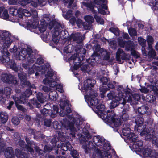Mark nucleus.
<instances>
[{
	"label": "nucleus",
	"instance_id": "f257e3e1",
	"mask_svg": "<svg viewBox=\"0 0 158 158\" xmlns=\"http://www.w3.org/2000/svg\"><path fill=\"white\" fill-rule=\"evenodd\" d=\"M60 105L61 110L59 113V115L63 117L66 115L67 118L63 119L61 122L62 127L59 125L57 121L53 122L52 126L54 129L58 130L57 132H59L58 134L60 133V134L61 132L64 133L63 131V127L66 130L69 129L72 137H74L75 132L79 129V125L82 123V122L80 119L77 118L76 119L72 115H67V114L71 112V110L67 101H61Z\"/></svg>",
	"mask_w": 158,
	"mask_h": 158
},
{
	"label": "nucleus",
	"instance_id": "f03ea898",
	"mask_svg": "<svg viewBox=\"0 0 158 158\" xmlns=\"http://www.w3.org/2000/svg\"><path fill=\"white\" fill-rule=\"evenodd\" d=\"M93 140L94 144L99 148L95 147L92 142L86 141L83 145L85 153H90L91 158H95L97 156L99 158H113L110 153L113 150L111 148L110 145L107 141L99 136H94Z\"/></svg>",
	"mask_w": 158,
	"mask_h": 158
},
{
	"label": "nucleus",
	"instance_id": "7ed1b4c3",
	"mask_svg": "<svg viewBox=\"0 0 158 158\" xmlns=\"http://www.w3.org/2000/svg\"><path fill=\"white\" fill-rule=\"evenodd\" d=\"M15 39L14 36L9 31L6 30L0 31V43L2 45L1 52L3 55L2 56L0 57V61L3 63H7L10 69L17 72L18 67L14 61H10L9 56L10 54L7 50Z\"/></svg>",
	"mask_w": 158,
	"mask_h": 158
},
{
	"label": "nucleus",
	"instance_id": "20e7f679",
	"mask_svg": "<svg viewBox=\"0 0 158 158\" xmlns=\"http://www.w3.org/2000/svg\"><path fill=\"white\" fill-rule=\"evenodd\" d=\"M50 65L48 63H45L43 66H37L34 64L32 67L29 68L28 73L29 74L34 73L35 71H41L42 74H44L46 71L47 73L45 74V78L43 81V83L45 84H48L49 86L52 88H56V90L60 93L63 92V86L61 84H58L56 81V73L51 69L49 70Z\"/></svg>",
	"mask_w": 158,
	"mask_h": 158
},
{
	"label": "nucleus",
	"instance_id": "39448f33",
	"mask_svg": "<svg viewBox=\"0 0 158 158\" xmlns=\"http://www.w3.org/2000/svg\"><path fill=\"white\" fill-rule=\"evenodd\" d=\"M95 82L94 80L87 79L84 81L83 83L79 85V89L81 91L85 92V98L90 106L96 107L100 102L98 101L96 98L98 96L97 93L92 92V88L94 86Z\"/></svg>",
	"mask_w": 158,
	"mask_h": 158
},
{
	"label": "nucleus",
	"instance_id": "423d86ee",
	"mask_svg": "<svg viewBox=\"0 0 158 158\" xmlns=\"http://www.w3.org/2000/svg\"><path fill=\"white\" fill-rule=\"evenodd\" d=\"M107 97L110 100H112V101L110 103V108L116 107L120 104L123 106V109L122 112V119L124 121L127 120L129 118V115L127 111L129 109V106L126 104L127 99L125 96L120 93L118 94H115L114 92H111L107 95Z\"/></svg>",
	"mask_w": 158,
	"mask_h": 158
},
{
	"label": "nucleus",
	"instance_id": "0eeeda50",
	"mask_svg": "<svg viewBox=\"0 0 158 158\" xmlns=\"http://www.w3.org/2000/svg\"><path fill=\"white\" fill-rule=\"evenodd\" d=\"M143 144L142 141L138 140L133 144H130L129 147L132 150L143 157L144 158H156V154L155 151H152L148 148H143Z\"/></svg>",
	"mask_w": 158,
	"mask_h": 158
},
{
	"label": "nucleus",
	"instance_id": "6e6552de",
	"mask_svg": "<svg viewBox=\"0 0 158 158\" xmlns=\"http://www.w3.org/2000/svg\"><path fill=\"white\" fill-rule=\"evenodd\" d=\"M54 28L52 35V41L50 45L54 47L59 41L60 37L68 40V34L67 31L64 29V26L58 22H56L53 25Z\"/></svg>",
	"mask_w": 158,
	"mask_h": 158
},
{
	"label": "nucleus",
	"instance_id": "1a4fd4ad",
	"mask_svg": "<svg viewBox=\"0 0 158 158\" xmlns=\"http://www.w3.org/2000/svg\"><path fill=\"white\" fill-rule=\"evenodd\" d=\"M107 2L106 0H85L82 3V6L83 8L86 7L88 9L92 10L93 13H95L96 10L94 9V4H97L99 6L97 9L98 12L101 14H105L106 13L105 10L107 8L106 4Z\"/></svg>",
	"mask_w": 158,
	"mask_h": 158
},
{
	"label": "nucleus",
	"instance_id": "9d476101",
	"mask_svg": "<svg viewBox=\"0 0 158 158\" xmlns=\"http://www.w3.org/2000/svg\"><path fill=\"white\" fill-rule=\"evenodd\" d=\"M143 118H137L135 120L136 126L135 127H137L138 131H142L140 134L141 136H145V139L146 140H151L153 139V143L155 144L156 146L158 147V139H157L153 135L151 134L149 129L146 128V127L143 125Z\"/></svg>",
	"mask_w": 158,
	"mask_h": 158
},
{
	"label": "nucleus",
	"instance_id": "9b49d317",
	"mask_svg": "<svg viewBox=\"0 0 158 158\" xmlns=\"http://www.w3.org/2000/svg\"><path fill=\"white\" fill-rule=\"evenodd\" d=\"M94 53L91 56V58L87 61L91 66L94 65L96 62V58L98 59L102 57L104 60H108L109 59V54L104 49L101 48L99 45L94 46L93 47Z\"/></svg>",
	"mask_w": 158,
	"mask_h": 158
},
{
	"label": "nucleus",
	"instance_id": "f8f14e48",
	"mask_svg": "<svg viewBox=\"0 0 158 158\" xmlns=\"http://www.w3.org/2000/svg\"><path fill=\"white\" fill-rule=\"evenodd\" d=\"M27 55V60L29 64L33 63L35 61L36 55L30 48L27 46L26 48H21L17 56L19 60H23L26 58Z\"/></svg>",
	"mask_w": 158,
	"mask_h": 158
},
{
	"label": "nucleus",
	"instance_id": "ddd939ff",
	"mask_svg": "<svg viewBox=\"0 0 158 158\" xmlns=\"http://www.w3.org/2000/svg\"><path fill=\"white\" fill-rule=\"evenodd\" d=\"M109 115L107 116V115H106L104 117H102V119L107 124H109L113 128H116L114 130L115 131H118V128L121 125V122L120 119L118 118L113 111L108 114Z\"/></svg>",
	"mask_w": 158,
	"mask_h": 158
},
{
	"label": "nucleus",
	"instance_id": "4468645a",
	"mask_svg": "<svg viewBox=\"0 0 158 158\" xmlns=\"http://www.w3.org/2000/svg\"><path fill=\"white\" fill-rule=\"evenodd\" d=\"M115 94H118L120 93L122 94L126 97L127 102L130 103L131 104H135L134 100L138 101L140 98L139 94H132L128 90L126 91L124 89L122 86L119 85L118 86L117 92H114Z\"/></svg>",
	"mask_w": 158,
	"mask_h": 158
},
{
	"label": "nucleus",
	"instance_id": "2eb2a0df",
	"mask_svg": "<svg viewBox=\"0 0 158 158\" xmlns=\"http://www.w3.org/2000/svg\"><path fill=\"white\" fill-rule=\"evenodd\" d=\"M122 132L123 135L125 137V139H127V142L130 143L129 145L138 140L137 136L131 131L129 125L127 123L123 125Z\"/></svg>",
	"mask_w": 158,
	"mask_h": 158
},
{
	"label": "nucleus",
	"instance_id": "dca6fc26",
	"mask_svg": "<svg viewBox=\"0 0 158 158\" xmlns=\"http://www.w3.org/2000/svg\"><path fill=\"white\" fill-rule=\"evenodd\" d=\"M79 56V54H74L68 59L69 62L71 65V69L75 75L77 74V73L75 74V71L78 69L81 60L80 58H78Z\"/></svg>",
	"mask_w": 158,
	"mask_h": 158
},
{
	"label": "nucleus",
	"instance_id": "f3484780",
	"mask_svg": "<svg viewBox=\"0 0 158 158\" xmlns=\"http://www.w3.org/2000/svg\"><path fill=\"white\" fill-rule=\"evenodd\" d=\"M9 3L10 4H16L18 3L23 6L30 4L34 7H37L38 5L36 1L33 0H9Z\"/></svg>",
	"mask_w": 158,
	"mask_h": 158
},
{
	"label": "nucleus",
	"instance_id": "a211bd4d",
	"mask_svg": "<svg viewBox=\"0 0 158 158\" xmlns=\"http://www.w3.org/2000/svg\"><path fill=\"white\" fill-rule=\"evenodd\" d=\"M101 101L99 102V103L95 107L97 110L96 113L99 117L101 118L102 119V117H105L106 115H107L108 116L109 114H108L111 112V111H109L107 110V111H105V106L104 105L101 104Z\"/></svg>",
	"mask_w": 158,
	"mask_h": 158
},
{
	"label": "nucleus",
	"instance_id": "6ab92c4d",
	"mask_svg": "<svg viewBox=\"0 0 158 158\" xmlns=\"http://www.w3.org/2000/svg\"><path fill=\"white\" fill-rule=\"evenodd\" d=\"M1 81L4 82L13 83L15 84L17 83L16 78L10 74L3 73L0 78V82Z\"/></svg>",
	"mask_w": 158,
	"mask_h": 158
},
{
	"label": "nucleus",
	"instance_id": "aec40b11",
	"mask_svg": "<svg viewBox=\"0 0 158 158\" xmlns=\"http://www.w3.org/2000/svg\"><path fill=\"white\" fill-rule=\"evenodd\" d=\"M51 21V19L49 18V15H47L44 19V22H41L38 27V29L40 32H44L46 30L47 26L48 23L51 24V22L49 23Z\"/></svg>",
	"mask_w": 158,
	"mask_h": 158
},
{
	"label": "nucleus",
	"instance_id": "412c9836",
	"mask_svg": "<svg viewBox=\"0 0 158 158\" xmlns=\"http://www.w3.org/2000/svg\"><path fill=\"white\" fill-rule=\"evenodd\" d=\"M58 109L57 107L56 106H54L52 110L44 108L41 110V112L44 115H47L48 114H49V113H51V116L52 118H54L55 117L56 114L58 113Z\"/></svg>",
	"mask_w": 158,
	"mask_h": 158
},
{
	"label": "nucleus",
	"instance_id": "4be33fe9",
	"mask_svg": "<svg viewBox=\"0 0 158 158\" xmlns=\"http://www.w3.org/2000/svg\"><path fill=\"white\" fill-rule=\"evenodd\" d=\"M25 74L23 73H18V75L19 78L21 81V83L23 85H27L29 87L36 89V87L34 85H31L30 83L26 80V77Z\"/></svg>",
	"mask_w": 158,
	"mask_h": 158
},
{
	"label": "nucleus",
	"instance_id": "5701e85b",
	"mask_svg": "<svg viewBox=\"0 0 158 158\" xmlns=\"http://www.w3.org/2000/svg\"><path fill=\"white\" fill-rule=\"evenodd\" d=\"M26 140L27 144V145H25L24 144V142L22 140H19V145L23 148H25L28 151L32 153L33 152V150L31 148V147L32 146L33 143L30 142L29 139L27 138H26Z\"/></svg>",
	"mask_w": 158,
	"mask_h": 158
},
{
	"label": "nucleus",
	"instance_id": "b1692460",
	"mask_svg": "<svg viewBox=\"0 0 158 158\" xmlns=\"http://www.w3.org/2000/svg\"><path fill=\"white\" fill-rule=\"evenodd\" d=\"M73 40L74 41H76L77 43H80L83 40L82 35L78 32L73 33L68 38L69 40Z\"/></svg>",
	"mask_w": 158,
	"mask_h": 158
},
{
	"label": "nucleus",
	"instance_id": "393cba45",
	"mask_svg": "<svg viewBox=\"0 0 158 158\" xmlns=\"http://www.w3.org/2000/svg\"><path fill=\"white\" fill-rule=\"evenodd\" d=\"M13 99L14 100L15 104L17 108L20 110H23V108L21 105L18 104V103H24L26 102V100L25 98H19L16 97H13Z\"/></svg>",
	"mask_w": 158,
	"mask_h": 158
},
{
	"label": "nucleus",
	"instance_id": "a878e982",
	"mask_svg": "<svg viewBox=\"0 0 158 158\" xmlns=\"http://www.w3.org/2000/svg\"><path fill=\"white\" fill-rule=\"evenodd\" d=\"M121 57L122 59H126V54L124 51L121 49L118 50L116 54V60L120 62L121 61Z\"/></svg>",
	"mask_w": 158,
	"mask_h": 158
},
{
	"label": "nucleus",
	"instance_id": "bb28decb",
	"mask_svg": "<svg viewBox=\"0 0 158 158\" xmlns=\"http://www.w3.org/2000/svg\"><path fill=\"white\" fill-rule=\"evenodd\" d=\"M4 154L7 158H15L13 150L11 147H8L5 150Z\"/></svg>",
	"mask_w": 158,
	"mask_h": 158
},
{
	"label": "nucleus",
	"instance_id": "cd10ccee",
	"mask_svg": "<svg viewBox=\"0 0 158 158\" xmlns=\"http://www.w3.org/2000/svg\"><path fill=\"white\" fill-rule=\"evenodd\" d=\"M138 111L139 113L141 114L146 113L149 114L150 113L149 108L145 106H143L139 107L138 109Z\"/></svg>",
	"mask_w": 158,
	"mask_h": 158
},
{
	"label": "nucleus",
	"instance_id": "c85d7f7f",
	"mask_svg": "<svg viewBox=\"0 0 158 158\" xmlns=\"http://www.w3.org/2000/svg\"><path fill=\"white\" fill-rule=\"evenodd\" d=\"M0 17L5 19L9 18V15L7 10L0 7Z\"/></svg>",
	"mask_w": 158,
	"mask_h": 158
},
{
	"label": "nucleus",
	"instance_id": "c756f323",
	"mask_svg": "<svg viewBox=\"0 0 158 158\" xmlns=\"http://www.w3.org/2000/svg\"><path fill=\"white\" fill-rule=\"evenodd\" d=\"M15 155L17 158H26L27 156L22 151L19 149H16L15 151Z\"/></svg>",
	"mask_w": 158,
	"mask_h": 158
},
{
	"label": "nucleus",
	"instance_id": "7c9ffc66",
	"mask_svg": "<svg viewBox=\"0 0 158 158\" xmlns=\"http://www.w3.org/2000/svg\"><path fill=\"white\" fill-rule=\"evenodd\" d=\"M125 48L126 50L131 51L132 50L134 49V44L133 42L131 41L126 42Z\"/></svg>",
	"mask_w": 158,
	"mask_h": 158
},
{
	"label": "nucleus",
	"instance_id": "2f4dec72",
	"mask_svg": "<svg viewBox=\"0 0 158 158\" xmlns=\"http://www.w3.org/2000/svg\"><path fill=\"white\" fill-rule=\"evenodd\" d=\"M0 118L2 123H4L7 120L8 116L5 112H1L0 113Z\"/></svg>",
	"mask_w": 158,
	"mask_h": 158
},
{
	"label": "nucleus",
	"instance_id": "473e14b6",
	"mask_svg": "<svg viewBox=\"0 0 158 158\" xmlns=\"http://www.w3.org/2000/svg\"><path fill=\"white\" fill-rule=\"evenodd\" d=\"M76 24L77 26L79 28L81 27L82 26L85 29H89V27L86 25V23L85 22H83L80 19H77L76 21Z\"/></svg>",
	"mask_w": 158,
	"mask_h": 158
},
{
	"label": "nucleus",
	"instance_id": "72a5a7b5",
	"mask_svg": "<svg viewBox=\"0 0 158 158\" xmlns=\"http://www.w3.org/2000/svg\"><path fill=\"white\" fill-rule=\"evenodd\" d=\"M58 96L57 92L55 91L50 92L49 95L50 99L54 101H56L57 99Z\"/></svg>",
	"mask_w": 158,
	"mask_h": 158
},
{
	"label": "nucleus",
	"instance_id": "f704fd0d",
	"mask_svg": "<svg viewBox=\"0 0 158 158\" xmlns=\"http://www.w3.org/2000/svg\"><path fill=\"white\" fill-rule=\"evenodd\" d=\"M142 99L150 102H153L155 100V97L153 95H148L146 97H142Z\"/></svg>",
	"mask_w": 158,
	"mask_h": 158
},
{
	"label": "nucleus",
	"instance_id": "c9c22d12",
	"mask_svg": "<svg viewBox=\"0 0 158 158\" xmlns=\"http://www.w3.org/2000/svg\"><path fill=\"white\" fill-rule=\"evenodd\" d=\"M150 4L153 10H158V0H151Z\"/></svg>",
	"mask_w": 158,
	"mask_h": 158
},
{
	"label": "nucleus",
	"instance_id": "e433bc0d",
	"mask_svg": "<svg viewBox=\"0 0 158 158\" xmlns=\"http://www.w3.org/2000/svg\"><path fill=\"white\" fill-rule=\"evenodd\" d=\"M73 46L70 44L64 48V52L67 53L71 52L73 51Z\"/></svg>",
	"mask_w": 158,
	"mask_h": 158
},
{
	"label": "nucleus",
	"instance_id": "4c0bfd02",
	"mask_svg": "<svg viewBox=\"0 0 158 158\" xmlns=\"http://www.w3.org/2000/svg\"><path fill=\"white\" fill-rule=\"evenodd\" d=\"M147 41L148 46V48H151L152 45L153 43L154 40L152 37L150 36H148L147 37Z\"/></svg>",
	"mask_w": 158,
	"mask_h": 158
},
{
	"label": "nucleus",
	"instance_id": "58836bf2",
	"mask_svg": "<svg viewBox=\"0 0 158 158\" xmlns=\"http://www.w3.org/2000/svg\"><path fill=\"white\" fill-rule=\"evenodd\" d=\"M32 94V92L29 89H27L23 94H22V96L20 97V98H25L27 101L26 98L28 97Z\"/></svg>",
	"mask_w": 158,
	"mask_h": 158
},
{
	"label": "nucleus",
	"instance_id": "ea45409f",
	"mask_svg": "<svg viewBox=\"0 0 158 158\" xmlns=\"http://www.w3.org/2000/svg\"><path fill=\"white\" fill-rule=\"evenodd\" d=\"M62 11L63 12V16L65 19H68L72 16V12L71 10L68 11L66 15L64 14L65 11L64 10H62Z\"/></svg>",
	"mask_w": 158,
	"mask_h": 158
},
{
	"label": "nucleus",
	"instance_id": "a19ab883",
	"mask_svg": "<svg viewBox=\"0 0 158 158\" xmlns=\"http://www.w3.org/2000/svg\"><path fill=\"white\" fill-rule=\"evenodd\" d=\"M139 43L142 46V47H145L146 46V41L144 39L139 37L138 39Z\"/></svg>",
	"mask_w": 158,
	"mask_h": 158
},
{
	"label": "nucleus",
	"instance_id": "79ce46f5",
	"mask_svg": "<svg viewBox=\"0 0 158 158\" xmlns=\"http://www.w3.org/2000/svg\"><path fill=\"white\" fill-rule=\"evenodd\" d=\"M149 52L148 53V56L150 57H154L156 55V53L155 51L153 50L151 47V48H149Z\"/></svg>",
	"mask_w": 158,
	"mask_h": 158
},
{
	"label": "nucleus",
	"instance_id": "37998d69",
	"mask_svg": "<svg viewBox=\"0 0 158 158\" xmlns=\"http://www.w3.org/2000/svg\"><path fill=\"white\" fill-rule=\"evenodd\" d=\"M38 23L36 22L32 23V24H28L27 25V28L28 29H29L31 31H32V29H35L36 28Z\"/></svg>",
	"mask_w": 158,
	"mask_h": 158
},
{
	"label": "nucleus",
	"instance_id": "c03bdc74",
	"mask_svg": "<svg viewBox=\"0 0 158 158\" xmlns=\"http://www.w3.org/2000/svg\"><path fill=\"white\" fill-rule=\"evenodd\" d=\"M11 89L9 87H6L4 89V93L7 98L10 97L11 94Z\"/></svg>",
	"mask_w": 158,
	"mask_h": 158
},
{
	"label": "nucleus",
	"instance_id": "a18cd8bd",
	"mask_svg": "<svg viewBox=\"0 0 158 158\" xmlns=\"http://www.w3.org/2000/svg\"><path fill=\"white\" fill-rule=\"evenodd\" d=\"M84 19L85 20L89 23H92L94 21L93 18L89 15L85 16Z\"/></svg>",
	"mask_w": 158,
	"mask_h": 158
},
{
	"label": "nucleus",
	"instance_id": "49530a36",
	"mask_svg": "<svg viewBox=\"0 0 158 158\" xmlns=\"http://www.w3.org/2000/svg\"><path fill=\"white\" fill-rule=\"evenodd\" d=\"M109 45L113 49H115L116 48V41L115 40H112L109 42Z\"/></svg>",
	"mask_w": 158,
	"mask_h": 158
},
{
	"label": "nucleus",
	"instance_id": "de8ad7c7",
	"mask_svg": "<svg viewBox=\"0 0 158 158\" xmlns=\"http://www.w3.org/2000/svg\"><path fill=\"white\" fill-rule=\"evenodd\" d=\"M109 31L116 35H118L119 34V31L118 28L111 27L109 29Z\"/></svg>",
	"mask_w": 158,
	"mask_h": 158
},
{
	"label": "nucleus",
	"instance_id": "09e8293b",
	"mask_svg": "<svg viewBox=\"0 0 158 158\" xmlns=\"http://www.w3.org/2000/svg\"><path fill=\"white\" fill-rule=\"evenodd\" d=\"M36 97L38 101L41 103L44 102L43 94L41 93H38L36 95Z\"/></svg>",
	"mask_w": 158,
	"mask_h": 158
},
{
	"label": "nucleus",
	"instance_id": "8fccbe9b",
	"mask_svg": "<svg viewBox=\"0 0 158 158\" xmlns=\"http://www.w3.org/2000/svg\"><path fill=\"white\" fill-rule=\"evenodd\" d=\"M82 131L84 134L85 135L86 137L88 139H89L91 138V136L89 133L88 131L87 130H86L85 128L83 129Z\"/></svg>",
	"mask_w": 158,
	"mask_h": 158
},
{
	"label": "nucleus",
	"instance_id": "3c124183",
	"mask_svg": "<svg viewBox=\"0 0 158 158\" xmlns=\"http://www.w3.org/2000/svg\"><path fill=\"white\" fill-rule=\"evenodd\" d=\"M128 32L130 35L131 36H135L137 35L136 30L133 28H131L128 30Z\"/></svg>",
	"mask_w": 158,
	"mask_h": 158
},
{
	"label": "nucleus",
	"instance_id": "603ef678",
	"mask_svg": "<svg viewBox=\"0 0 158 158\" xmlns=\"http://www.w3.org/2000/svg\"><path fill=\"white\" fill-rule=\"evenodd\" d=\"M18 12L17 16L20 18H22L24 15L23 9L20 8L17 10Z\"/></svg>",
	"mask_w": 158,
	"mask_h": 158
},
{
	"label": "nucleus",
	"instance_id": "864d4df0",
	"mask_svg": "<svg viewBox=\"0 0 158 158\" xmlns=\"http://www.w3.org/2000/svg\"><path fill=\"white\" fill-rule=\"evenodd\" d=\"M18 11L17 10L14 8H11L10 9V13L12 15L17 16Z\"/></svg>",
	"mask_w": 158,
	"mask_h": 158
},
{
	"label": "nucleus",
	"instance_id": "5fc2aeb1",
	"mask_svg": "<svg viewBox=\"0 0 158 158\" xmlns=\"http://www.w3.org/2000/svg\"><path fill=\"white\" fill-rule=\"evenodd\" d=\"M94 17L97 23L101 24H102L104 23L103 19H102L100 17L95 15L94 16Z\"/></svg>",
	"mask_w": 158,
	"mask_h": 158
},
{
	"label": "nucleus",
	"instance_id": "6e6d98bb",
	"mask_svg": "<svg viewBox=\"0 0 158 158\" xmlns=\"http://www.w3.org/2000/svg\"><path fill=\"white\" fill-rule=\"evenodd\" d=\"M3 92L2 90H0V102L3 103L6 100L5 98L4 97Z\"/></svg>",
	"mask_w": 158,
	"mask_h": 158
},
{
	"label": "nucleus",
	"instance_id": "4d7b16f0",
	"mask_svg": "<svg viewBox=\"0 0 158 158\" xmlns=\"http://www.w3.org/2000/svg\"><path fill=\"white\" fill-rule=\"evenodd\" d=\"M131 52V53L132 55L134 56L136 58L139 57L140 55L139 53L136 51L134 50V49L132 50Z\"/></svg>",
	"mask_w": 158,
	"mask_h": 158
},
{
	"label": "nucleus",
	"instance_id": "13d9d810",
	"mask_svg": "<svg viewBox=\"0 0 158 158\" xmlns=\"http://www.w3.org/2000/svg\"><path fill=\"white\" fill-rule=\"evenodd\" d=\"M99 78L101 82L103 85H106L108 81V79L105 77H98Z\"/></svg>",
	"mask_w": 158,
	"mask_h": 158
},
{
	"label": "nucleus",
	"instance_id": "bf43d9fd",
	"mask_svg": "<svg viewBox=\"0 0 158 158\" xmlns=\"http://www.w3.org/2000/svg\"><path fill=\"white\" fill-rule=\"evenodd\" d=\"M126 42L123 41V40H121L119 39L118 41V44L120 46V47L122 48L125 47Z\"/></svg>",
	"mask_w": 158,
	"mask_h": 158
},
{
	"label": "nucleus",
	"instance_id": "052dcab7",
	"mask_svg": "<svg viewBox=\"0 0 158 158\" xmlns=\"http://www.w3.org/2000/svg\"><path fill=\"white\" fill-rule=\"evenodd\" d=\"M12 122L14 125H18L19 123V119L16 117H14L12 119Z\"/></svg>",
	"mask_w": 158,
	"mask_h": 158
},
{
	"label": "nucleus",
	"instance_id": "680f3d73",
	"mask_svg": "<svg viewBox=\"0 0 158 158\" xmlns=\"http://www.w3.org/2000/svg\"><path fill=\"white\" fill-rule=\"evenodd\" d=\"M72 156L74 158L77 157L78 154L76 150H73L71 152Z\"/></svg>",
	"mask_w": 158,
	"mask_h": 158
},
{
	"label": "nucleus",
	"instance_id": "e2e57ef3",
	"mask_svg": "<svg viewBox=\"0 0 158 158\" xmlns=\"http://www.w3.org/2000/svg\"><path fill=\"white\" fill-rule=\"evenodd\" d=\"M24 15L26 17H28L31 15V13L26 9H23Z\"/></svg>",
	"mask_w": 158,
	"mask_h": 158
},
{
	"label": "nucleus",
	"instance_id": "0e129e2a",
	"mask_svg": "<svg viewBox=\"0 0 158 158\" xmlns=\"http://www.w3.org/2000/svg\"><path fill=\"white\" fill-rule=\"evenodd\" d=\"M44 62V60L41 58H38L37 59L36 61V64H38L39 65L42 64Z\"/></svg>",
	"mask_w": 158,
	"mask_h": 158
},
{
	"label": "nucleus",
	"instance_id": "69168bd1",
	"mask_svg": "<svg viewBox=\"0 0 158 158\" xmlns=\"http://www.w3.org/2000/svg\"><path fill=\"white\" fill-rule=\"evenodd\" d=\"M31 12V15L33 18H36L37 17L38 14L36 11L32 10Z\"/></svg>",
	"mask_w": 158,
	"mask_h": 158
},
{
	"label": "nucleus",
	"instance_id": "338daca9",
	"mask_svg": "<svg viewBox=\"0 0 158 158\" xmlns=\"http://www.w3.org/2000/svg\"><path fill=\"white\" fill-rule=\"evenodd\" d=\"M44 125L47 127L50 126L51 121L49 120H45L44 121Z\"/></svg>",
	"mask_w": 158,
	"mask_h": 158
},
{
	"label": "nucleus",
	"instance_id": "774afa93",
	"mask_svg": "<svg viewBox=\"0 0 158 158\" xmlns=\"http://www.w3.org/2000/svg\"><path fill=\"white\" fill-rule=\"evenodd\" d=\"M64 1L65 3H68V6L70 7L73 3V0H64Z\"/></svg>",
	"mask_w": 158,
	"mask_h": 158
}]
</instances>
